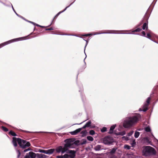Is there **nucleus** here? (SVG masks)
I'll return each instance as SVG.
<instances>
[{"label":"nucleus","instance_id":"1","mask_svg":"<svg viewBox=\"0 0 158 158\" xmlns=\"http://www.w3.org/2000/svg\"><path fill=\"white\" fill-rule=\"evenodd\" d=\"M140 117V115H135L126 117L123 122V127L126 128L131 127L138 122Z\"/></svg>","mask_w":158,"mask_h":158},{"label":"nucleus","instance_id":"2","mask_svg":"<svg viewBox=\"0 0 158 158\" xmlns=\"http://www.w3.org/2000/svg\"><path fill=\"white\" fill-rule=\"evenodd\" d=\"M13 143L15 147L17 146V143H18L19 146L23 148H25L27 147L30 146V143L22 139L19 138L13 137L12 140Z\"/></svg>","mask_w":158,"mask_h":158},{"label":"nucleus","instance_id":"3","mask_svg":"<svg viewBox=\"0 0 158 158\" xmlns=\"http://www.w3.org/2000/svg\"><path fill=\"white\" fill-rule=\"evenodd\" d=\"M142 153L145 156H149L156 154L154 149L150 146H144L143 148Z\"/></svg>","mask_w":158,"mask_h":158},{"label":"nucleus","instance_id":"4","mask_svg":"<svg viewBox=\"0 0 158 158\" xmlns=\"http://www.w3.org/2000/svg\"><path fill=\"white\" fill-rule=\"evenodd\" d=\"M74 141L73 139H69L65 140L64 142L66 143L64 144V147L66 148L67 151L68 148H73L74 147Z\"/></svg>","mask_w":158,"mask_h":158},{"label":"nucleus","instance_id":"5","mask_svg":"<svg viewBox=\"0 0 158 158\" xmlns=\"http://www.w3.org/2000/svg\"><path fill=\"white\" fill-rule=\"evenodd\" d=\"M67 153L68 154L63 155L64 158H75V152L74 151L69 150Z\"/></svg>","mask_w":158,"mask_h":158},{"label":"nucleus","instance_id":"6","mask_svg":"<svg viewBox=\"0 0 158 158\" xmlns=\"http://www.w3.org/2000/svg\"><path fill=\"white\" fill-rule=\"evenodd\" d=\"M150 99H148L146 102L144 104L142 108H139V111H143L145 112L148 110V107L150 103Z\"/></svg>","mask_w":158,"mask_h":158},{"label":"nucleus","instance_id":"7","mask_svg":"<svg viewBox=\"0 0 158 158\" xmlns=\"http://www.w3.org/2000/svg\"><path fill=\"white\" fill-rule=\"evenodd\" d=\"M22 38H18L16 39H12L11 40H10L6 42H4L3 43H2L1 44H0V48L4 46L5 45H7L11 43L12 42H13L15 41H18L19 40V39H21Z\"/></svg>","mask_w":158,"mask_h":158},{"label":"nucleus","instance_id":"8","mask_svg":"<svg viewBox=\"0 0 158 158\" xmlns=\"http://www.w3.org/2000/svg\"><path fill=\"white\" fill-rule=\"evenodd\" d=\"M112 142V140L111 138L109 136L104 138L103 140V143L105 144L109 145L111 144Z\"/></svg>","mask_w":158,"mask_h":158},{"label":"nucleus","instance_id":"9","mask_svg":"<svg viewBox=\"0 0 158 158\" xmlns=\"http://www.w3.org/2000/svg\"><path fill=\"white\" fill-rule=\"evenodd\" d=\"M56 151L57 153H59L61 152V154H63L66 152L67 150L66 148H65L64 146L63 147L62 146H60L56 148Z\"/></svg>","mask_w":158,"mask_h":158},{"label":"nucleus","instance_id":"10","mask_svg":"<svg viewBox=\"0 0 158 158\" xmlns=\"http://www.w3.org/2000/svg\"><path fill=\"white\" fill-rule=\"evenodd\" d=\"M102 33L106 34H118V31L116 30H107L105 32Z\"/></svg>","mask_w":158,"mask_h":158},{"label":"nucleus","instance_id":"11","mask_svg":"<svg viewBox=\"0 0 158 158\" xmlns=\"http://www.w3.org/2000/svg\"><path fill=\"white\" fill-rule=\"evenodd\" d=\"M150 16L149 13H148V11L146 14L145 15V16L144 17L143 20L145 22H147L148 23V19Z\"/></svg>","mask_w":158,"mask_h":158},{"label":"nucleus","instance_id":"12","mask_svg":"<svg viewBox=\"0 0 158 158\" xmlns=\"http://www.w3.org/2000/svg\"><path fill=\"white\" fill-rule=\"evenodd\" d=\"M82 129V128H78L74 131L70 132V133L73 135H75L78 132H80L81 130Z\"/></svg>","mask_w":158,"mask_h":158},{"label":"nucleus","instance_id":"13","mask_svg":"<svg viewBox=\"0 0 158 158\" xmlns=\"http://www.w3.org/2000/svg\"><path fill=\"white\" fill-rule=\"evenodd\" d=\"M158 91V86L155 87L153 89V90L152 92V94H151V96L152 97L153 96V94H156L157 92Z\"/></svg>","mask_w":158,"mask_h":158},{"label":"nucleus","instance_id":"14","mask_svg":"<svg viewBox=\"0 0 158 158\" xmlns=\"http://www.w3.org/2000/svg\"><path fill=\"white\" fill-rule=\"evenodd\" d=\"M55 151V149H51L48 150H46V154L50 155L52 154Z\"/></svg>","mask_w":158,"mask_h":158},{"label":"nucleus","instance_id":"15","mask_svg":"<svg viewBox=\"0 0 158 158\" xmlns=\"http://www.w3.org/2000/svg\"><path fill=\"white\" fill-rule=\"evenodd\" d=\"M29 156H30L31 158H35L36 156V154L32 152H30L28 154Z\"/></svg>","mask_w":158,"mask_h":158},{"label":"nucleus","instance_id":"16","mask_svg":"<svg viewBox=\"0 0 158 158\" xmlns=\"http://www.w3.org/2000/svg\"><path fill=\"white\" fill-rule=\"evenodd\" d=\"M91 122L90 120H89L88 122H87L86 124L82 127V129H84L87 127H89L90 126L91 124Z\"/></svg>","mask_w":158,"mask_h":158},{"label":"nucleus","instance_id":"17","mask_svg":"<svg viewBox=\"0 0 158 158\" xmlns=\"http://www.w3.org/2000/svg\"><path fill=\"white\" fill-rule=\"evenodd\" d=\"M148 23L147 22H145L143 24L142 26V29L143 30H145L146 29V30H147L148 28Z\"/></svg>","mask_w":158,"mask_h":158},{"label":"nucleus","instance_id":"18","mask_svg":"<svg viewBox=\"0 0 158 158\" xmlns=\"http://www.w3.org/2000/svg\"><path fill=\"white\" fill-rule=\"evenodd\" d=\"M72 4V3H71V4H70L69 6H67V7H66L65 8V9H64V10H63L61 11H60L59 12V13H57V14L55 15L56 17V18H57V17L59 16V15L60 13H62V12H64V11H65V10H66V9H67V8H68V7H69L70 5H71Z\"/></svg>","mask_w":158,"mask_h":158},{"label":"nucleus","instance_id":"19","mask_svg":"<svg viewBox=\"0 0 158 158\" xmlns=\"http://www.w3.org/2000/svg\"><path fill=\"white\" fill-rule=\"evenodd\" d=\"M72 4V3H71V4H70L69 6H67V7H66L65 8V9H64V10H63L61 11H60L59 12V13H57V14L55 15L56 17V18H57V17L59 16V15L60 13H62V12H64V11H65V10H66V9H67V8H68V7H69L70 5H71Z\"/></svg>","mask_w":158,"mask_h":158},{"label":"nucleus","instance_id":"20","mask_svg":"<svg viewBox=\"0 0 158 158\" xmlns=\"http://www.w3.org/2000/svg\"><path fill=\"white\" fill-rule=\"evenodd\" d=\"M72 4V3H71V4H70L69 6H67V7H66L65 8V9H64V10H63L61 11H60L59 12V13H57V14L55 15L56 17V18H57V17L59 16V15L60 13H62V12H64V11H65V10H66V9H67V8H68V7H69L70 5H71Z\"/></svg>","mask_w":158,"mask_h":158},{"label":"nucleus","instance_id":"21","mask_svg":"<svg viewBox=\"0 0 158 158\" xmlns=\"http://www.w3.org/2000/svg\"><path fill=\"white\" fill-rule=\"evenodd\" d=\"M94 149L96 151H99L101 150V146L100 145H97L95 146Z\"/></svg>","mask_w":158,"mask_h":158},{"label":"nucleus","instance_id":"22","mask_svg":"<svg viewBox=\"0 0 158 158\" xmlns=\"http://www.w3.org/2000/svg\"><path fill=\"white\" fill-rule=\"evenodd\" d=\"M131 144L132 147H134L136 145V142H135V139H132L131 141Z\"/></svg>","mask_w":158,"mask_h":158},{"label":"nucleus","instance_id":"23","mask_svg":"<svg viewBox=\"0 0 158 158\" xmlns=\"http://www.w3.org/2000/svg\"><path fill=\"white\" fill-rule=\"evenodd\" d=\"M115 134L117 135H123L125 134L126 132L125 131H123L122 132H119L118 133H115Z\"/></svg>","mask_w":158,"mask_h":158},{"label":"nucleus","instance_id":"24","mask_svg":"<svg viewBox=\"0 0 158 158\" xmlns=\"http://www.w3.org/2000/svg\"><path fill=\"white\" fill-rule=\"evenodd\" d=\"M115 127H116L115 125H113L111 127L110 129V131L109 132V133H112L113 131L115 128Z\"/></svg>","mask_w":158,"mask_h":158},{"label":"nucleus","instance_id":"25","mask_svg":"<svg viewBox=\"0 0 158 158\" xmlns=\"http://www.w3.org/2000/svg\"><path fill=\"white\" fill-rule=\"evenodd\" d=\"M142 30V29L140 28H137V29L133 30L132 31V33L133 34L135 32H139Z\"/></svg>","mask_w":158,"mask_h":158},{"label":"nucleus","instance_id":"26","mask_svg":"<svg viewBox=\"0 0 158 158\" xmlns=\"http://www.w3.org/2000/svg\"><path fill=\"white\" fill-rule=\"evenodd\" d=\"M140 133L139 132L135 131L134 134V136L135 138H137L139 136Z\"/></svg>","mask_w":158,"mask_h":158},{"label":"nucleus","instance_id":"27","mask_svg":"<svg viewBox=\"0 0 158 158\" xmlns=\"http://www.w3.org/2000/svg\"><path fill=\"white\" fill-rule=\"evenodd\" d=\"M87 138L89 141H93L94 139V138L92 136H87Z\"/></svg>","mask_w":158,"mask_h":158},{"label":"nucleus","instance_id":"28","mask_svg":"<svg viewBox=\"0 0 158 158\" xmlns=\"http://www.w3.org/2000/svg\"><path fill=\"white\" fill-rule=\"evenodd\" d=\"M87 132L86 131H81V133L83 136H85L87 134Z\"/></svg>","mask_w":158,"mask_h":158},{"label":"nucleus","instance_id":"29","mask_svg":"<svg viewBox=\"0 0 158 158\" xmlns=\"http://www.w3.org/2000/svg\"><path fill=\"white\" fill-rule=\"evenodd\" d=\"M143 140L145 142L147 143H150V141L149 140L148 138V137H145L143 139Z\"/></svg>","mask_w":158,"mask_h":158},{"label":"nucleus","instance_id":"30","mask_svg":"<svg viewBox=\"0 0 158 158\" xmlns=\"http://www.w3.org/2000/svg\"><path fill=\"white\" fill-rule=\"evenodd\" d=\"M9 133L11 135H12L13 136H16V134L13 131H10L9 132Z\"/></svg>","mask_w":158,"mask_h":158},{"label":"nucleus","instance_id":"31","mask_svg":"<svg viewBox=\"0 0 158 158\" xmlns=\"http://www.w3.org/2000/svg\"><path fill=\"white\" fill-rule=\"evenodd\" d=\"M145 131L146 132H149V131H150L151 130L149 126H148V127H146L145 128Z\"/></svg>","mask_w":158,"mask_h":158},{"label":"nucleus","instance_id":"32","mask_svg":"<svg viewBox=\"0 0 158 158\" xmlns=\"http://www.w3.org/2000/svg\"><path fill=\"white\" fill-rule=\"evenodd\" d=\"M122 139H124L125 140H128L129 139V136L127 135L126 136H124L122 137Z\"/></svg>","mask_w":158,"mask_h":158},{"label":"nucleus","instance_id":"33","mask_svg":"<svg viewBox=\"0 0 158 158\" xmlns=\"http://www.w3.org/2000/svg\"><path fill=\"white\" fill-rule=\"evenodd\" d=\"M89 134L91 135H93L95 134V131L94 130H90L89 131Z\"/></svg>","mask_w":158,"mask_h":158},{"label":"nucleus","instance_id":"34","mask_svg":"<svg viewBox=\"0 0 158 158\" xmlns=\"http://www.w3.org/2000/svg\"><path fill=\"white\" fill-rule=\"evenodd\" d=\"M2 130L5 131L6 132L8 131V130L7 128H6V127H4V126H2Z\"/></svg>","mask_w":158,"mask_h":158},{"label":"nucleus","instance_id":"35","mask_svg":"<svg viewBox=\"0 0 158 158\" xmlns=\"http://www.w3.org/2000/svg\"><path fill=\"white\" fill-rule=\"evenodd\" d=\"M146 37L149 39H151L152 36L150 33H147V36H146Z\"/></svg>","mask_w":158,"mask_h":158},{"label":"nucleus","instance_id":"36","mask_svg":"<svg viewBox=\"0 0 158 158\" xmlns=\"http://www.w3.org/2000/svg\"><path fill=\"white\" fill-rule=\"evenodd\" d=\"M134 132V131H130L127 134V135L129 137L130 136H131L133 134Z\"/></svg>","mask_w":158,"mask_h":158},{"label":"nucleus","instance_id":"37","mask_svg":"<svg viewBox=\"0 0 158 158\" xmlns=\"http://www.w3.org/2000/svg\"><path fill=\"white\" fill-rule=\"evenodd\" d=\"M124 148L127 149H130L131 147L128 145H125L124 146Z\"/></svg>","mask_w":158,"mask_h":158},{"label":"nucleus","instance_id":"38","mask_svg":"<svg viewBox=\"0 0 158 158\" xmlns=\"http://www.w3.org/2000/svg\"><path fill=\"white\" fill-rule=\"evenodd\" d=\"M106 129H107L106 127H104L101 129V131L102 132H105L106 131Z\"/></svg>","mask_w":158,"mask_h":158},{"label":"nucleus","instance_id":"39","mask_svg":"<svg viewBox=\"0 0 158 158\" xmlns=\"http://www.w3.org/2000/svg\"><path fill=\"white\" fill-rule=\"evenodd\" d=\"M16 151H17V153L18 154V157H19L20 155V151H19V150H16Z\"/></svg>","mask_w":158,"mask_h":158},{"label":"nucleus","instance_id":"40","mask_svg":"<svg viewBox=\"0 0 158 158\" xmlns=\"http://www.w3.org/2000/svg\"><path fill=\"white\" fill-rule=\"evenodd\" d=\"M39 152L41 153H43L46 154V150H40L39 151Z\"/></svg>","mask_w":158,"mask_h":158},{"label":"nucleus","instance_id":"41","mask_svg":"<svg viewBox=\"0 0 158 158\" xmlns=\"http://www.w3.org/2000/svg\"><path fill=\"white\" fill-rule=\"evenodd\" d=\"M115 151L116 149L114 148H113L111 151L110 152V153L112 154L114 153L115 152Z\"/></svg>","mask_w":158,"mask_h":158},{"label":"nucleus","instance_id":"42","mask_svg":"<svg viewBox=\"0 0 158 158\" xmlns=\"http://www.w3.org/2000/svg\"><path fill=\"white\" fill-rule=\"evenodd\" d=\"M53 29L52 27H51L48 28H46V30H53Z\"/></svg>","mask_w":158,"mask_h":158},{"label":"nucleus","instance_id":"43","mask_svg":"<svg viewBox=\"0 0 158 158\" xmlns=\"http://www.w3.org/2000/svg\"><path fill=\"white\" fill-rule=\"evenodd\" d=\"M86 143V140L85 139L83 140L82 143V144H85Z\"/></svg>","mask_w":158,"mask_h":158},{"label":"nucleus","instance_id":"44","mask_svg":"<svg viewBox=\"0 0 158 158\" xmlns=\"http://www.w3.org/2000/svg\"><path fill=\"white\" fill-rule=\"evenodd\" d=\"M142 35L143 36L146 37V33H145V32L144 31H143L142 32Z\"/></svg>","mask_w":158,"mask_h":158},{"label":"nucleus","instance_id":"45","mask_svg":"<svg viewBox=\"0 0 158 158\" xmlns=\"http://www.w3.org/2000/svg\"><path fill=\"white\" fill-rule=\"evenodd\" d=\"M31 150V149L30 148H28V149H25L24 150V151H23V152H25L29 150Z\"/></svg>","mask_w":158,"mask_h":158},{"label":"nucleus","instance_id":"46","mask_svg":"<svg viewBox=\"0 0 158 158\" xmlns=\"http://www.w3.org/2000/svg\"><path fill=\"white\" fill-rule=\"evenodd\" d=\"M24 158H30L28 154H27Z\"/></svg>","mask_w":158,"mask_h":158},{"label":"nucleus","instance_id":"47","mask_svg":"<svg viewBox=\"0 0 158 158\" xmlns=\"http://www.w3.org/2000/svg\"><path fill=\"white\" fill-rule=\"evenodd\" d=\"M57 158H64L63 156H56Z\"/></svg>","mask_w":158,"mask_h":158},{"label":"nucleus","instance_id":"48","mask_svg":"<svg viewBox=\"0 0 158 158\" xmlns=\"http://www.w3.org/2000/svg\"><path fill=\"white\" fill-rule=\"evenodd\" d=\"M90 35V34H87L85 35H84V36H86V37H88V36H89V35Z\"/></svg>","mask_w":158,"mask_h":158},{"label":"nucleus","instance_id":"49","mask_svg":"<svg viewBox=\"0 0 158 158\" xmlns=\"http://www.w3.org/2000/svg\"><path fill=\"white\" fill-rule=\"evenodd\" d=\"M56 18H57L56 17V16H55L53 19L52 22L54 21L56 19Z\"/></svg>","mask_w":158,"mask_h":158},{"label":"nucleus","instance_id":"50","mask_svg":"<svg viewBox=\"0 0 158 158\" xmlns=\"http://www.w3.org/2000/svg\"><path fill=\"white\" fill-rule=\"evenodd\" d=\"M36 25L37 27H40V26H41L40 25L38 24H36Z\"/></svg>","mask_w":158,"mask_h":158},{"label":"nucleus","instance_id":"51","mask_svg":"<svg viewBox=\"0 0 158 158\" xmlns=\"http://www.w3.org/2000/svg\"><path fill=\"white\" fill-rule=\"evenodd\" d=\"M111 158H116V156H112Z\"/></svg>","mask_w":158,"mask_h":158},{"label":"nucleus","instance_id":"52","mask_svg":"<svg viewBox=\"0 0 158 158\" xmlns=\"http://www.w3.org/2000/svg\"><path fill=\"white\" fill-rule=\"evenodd\" d=\"M40 27L41 28H45V27L44 26H41Z\"/></svg>","mask_w":158,"mask_h":158},{"label":"nucleus","instance_id":"53","mask_svg":"<svg viewBox=\"0 0 158 158\" xmlns=\"http://www.w3.org/2000/svg\"><path fill=\"white\" fill-rule=\"evenodd\" d=\"M31 23H33V24H35V23H34V22H31Z\"/></svg>","mask_w":158,"mask_h":158},{"label":"nucleus","instance_id":"54","mask_svg":"<svg viewBox=\"0 0 158 158\" xmlns=\"http://www.w3.org/2000/svg\"><path fill=\"white\" fill-rule=\"evenodd\" d=\"M151 97H148V98H147V99H151Z\"/></svg>","mask_w":158,"mask_h":158},{"label":"nucleus","instance_id":"55","mask_svg":"<svg viewBox=\"0 0 158 158\" xmlns=\"http://www.w3.org/2000/svg\"><path fill=\"white\" fill-rule=\"evenodd\" d=\"M83 122H82V123H79V124H81V123H82Z\"/></svg>","mask_w":158,"mask_h":158},{"label":"nucleus","instance_id":"56","mask_svg":"<svg viewBox=\"0 0 158 158\" xmlns=\"http://www.w3.org/2000/svg\"><path fill=\"white\" fill-rule=\"evenodd\" d=\"M26 132H29V131H26Z\"/></svg>","mask_w":158,"mask_h":158}]
</instances>
